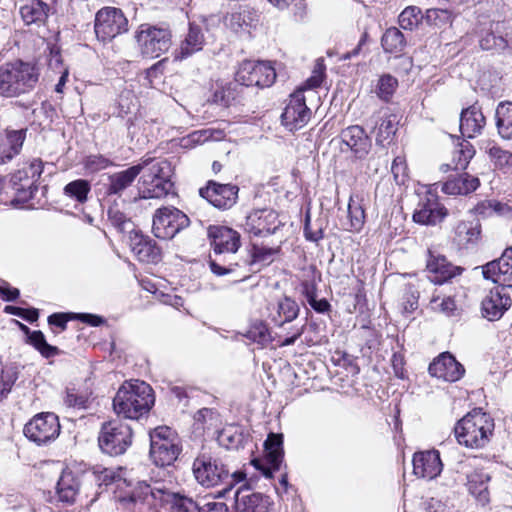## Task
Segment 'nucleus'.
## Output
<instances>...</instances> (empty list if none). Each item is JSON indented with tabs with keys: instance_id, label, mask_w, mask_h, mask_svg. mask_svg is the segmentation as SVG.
Wrapping results in <instances>:
<instances>
[{
	"instance_id": "8fccbe9b",
	"label": "nucleus",
	"mask_w": 512,
	"mask_h": 512,
	"mask_svg": "<svg viewBox=\"0 0 512 512\" xmlns=\"http://www.w3.org/2000/svg\"><path fill=\"white\" fill-rule=\"evenodd\" d=\"M480 47L483 50H504L508 43L502 36H496L493 32H487L479 41Z\"/></svg>"
},
{
	"instance_id": "39448f33",
	"label": "nucleus",
	"mask_w": 512,
	"mask_h": 512,
	"mask_svg": "<svg viewBox=\"0 0 512 512\" xmlns=\"http://www.w3.org/2000/svg\"><path fill=\"white\" fill-rule=\"evenodd\" d=\"M153 390L144 381H126L113 398V409L118 416L139 419L146 415L154 404Z\"/></svg>"
},
{
	"instance_id": "774afa93",
	"label": "nucleus",
	"mask_w": 512,
	"mask_h": 512,
	"mask_svg": "<svg viewBox=\"0 0 512 512\" xmlns=\"http://www.w3.org/2000/svg\"><path fill=\"white\" fill-rule=\"evenodd\" d=\"M215 412L209 408H202L194 415V420L197 423L205 424L208 420H212Z\"/></svg>"
},
{
	"instance_id": "680f3d73",
	"label": "nucleus",
	"mask_w": 512,
	"mask_h": 512,
	"mask_svg": "<svg viewBox=\"0 0 512 512\" xmlns=\"http://www.w3.org/2000/svg\"><path fill=\"white\" fill-rule=\"evenodd\" d=\"M274 250L272 248L265 247H254L253 249V262H263L265 264H269L272 261V255L274 254Z\"/></svg>"
},
{
	"instance_id": "c03bdc74",
	"label": "nucleus",
	"mask_w": 512,
	"mask_h": 512,
	"mask_svg": "<svg viewBox=\"0 0 512 512\" xmlns=\"http://www.w3.org/2000/svg\"><path fill=\"white\" fill-rule=\"evenodd\" d=\"M27 341L45 358H50L60 353L58 347L47 343L44 334L40 330L32 331Z\"/></svg>"
},
{
	"instance_id": "4d7b16f0",
	"label": "nucleus",
	"mask_w": 512,
	"mask_h": 512,
	"mask_svg": "<svg viewBox=\"0 0 512 512\" xmlns=\"http://www.w3.org/2000/svg\"><path fill=\"white\" fill-rule=\"evenodd\" d=\"M407 166L404 158L398 156L396 157L391 166V172L393 174L394 180L397 184L401 185L405 183L407 178Z\"/></svg>"
},
{
	"instance_id": "6e6552de",
	"label": "nucleus",
	"mask_w": 512,
	"mask_h": 512,
	"mask_svg": "<svg viewBox=\"0 0 512 512\" xmlns=\"http://www.w3.org/2000/svg\"><path fill=\"white\" fill-rule=\"evenodd\" d=\"M150 457L157 466L173 464L181 451L175 431L159 426L150 432Z\"/></svg>"
},
{
	"instance_id": "20e7f679",
	"label": "nucleus",
	"mask_w": 512,
	"mask_h": 512,
	"mask_svg": "<svg viewBox=\"0 0 512 512\" xmlns=\"http://www.w3.org/2000/svg\"><path fill=\"white\" fill-rule=\"evenodd\" d=\"M192 471L195 480L203 487L211 488L220 484L225 485L218 492L219 497H225L236 484L244 481L246 476L242 471L230 473L219 457H215L207 452L200 453L194 459Z\"/></svg>"
},
{
	"instance_id": "5fc2aeb1",
	"label": "nucleus",
	"mask_w": 512,
	"mask_h": 512,
	"mask_svg": "<svg viewBox=\"0 0 512 512\" xmlns=\"http://www.w3.org/2000/svg\"><path fill=\"white\" fill-rule=\"evenodd\" d=\"M4 312L11 314V315L18 316V317H20L28 322H31V323L36 321L39 317V312L35 308L25 309V308H21V307L8 305L4 308Z\"/></svg>"
},
{
	"instance_id": "72a5a7b5",
	"label": "nucleus",
	"mask_w": 512,
	"mask_h": 512,
	"mask_svg": "<svg viewBox=\"0 0 512 512\" xmlns=\"http://www.w3.org/2000/svg\"><path fill=\"white\" fill-rule=\"evenodd\" d=\"M205 37L202 28L194 23L189 24L188 33L181 42L176 59H185L203 49Z\"/></svg>"
},
{
	"instance_id": "dca6fc26",
	"label": "nucleus",
	"mask_w": 512,
	"mask_h": 512,
	"mask_svg": "<svg viewBox=\"0 0 512 512\" xmlns=\"http://www.w3.org/2000/svg\"><path fill=\"white\" fill-rule=\"evenodd\" d=\"M238 192L239 188L236 185L221 184L212 180L199 189L200 196L220 210L232 208L237 202Z\"/></svg>"
},
{
	"instance_id": "f03ea898",
	"label": "nucleus",
	"mask_w": 512,
	"mask_h": 512,
	"mask_svg": "<svg viewBox=\"0 0 512 512\" xmlns=\"http://www.w3.org/2000/svg\"><path fill=\"white\" fill-rule=\"evenodd\" d=\"M482 274L498 284L482 300V314L490 321L498 320L511 306V298L504 290L512 288V247L506 248L498 259L483 265Z\"/></svg>"
},
{
	"instance_id": "09e8293b",
	"label": "nucleus",
	"mask_w": 512,
	"mask_h": 512,
	"mask_svg": "<svg viewBox=\"0 0 512 512\" xmlns=\"http://www.w3.org/2000/svg\"><path fill=\"white\" fill-rule=\"evenodd\" d=\"M348 218L350 230L359 231L364 224L365 212L358 203L350 200L348 204Z\"/></svg>"
},
{
	"instance_id": "9b49d317",
	"label": "nucleus",
	"mask_w": 512,
	"mask_h": 512,
	"mask_svg": "<svg viewBox=\"0 0 512 512\" xmlns=\"http://www.w3.org/2000/svg\"><path fill=\"white\" fill-rule=\"evenodd\" d=\"M190 225L189 217L173 206H166L155 211L152 232L155 237L169 240Z\"/></svg>"
},
{
	"instance_id": "7c9ffc66",
	"label": "nucleus",
	"mask_w": 512,
	"mask_h": 512,
	"mask_svg": "<svg viewBox=\"0 0 512 512\" xmlns=\"http://www.w3.org/2000/svg\"><path fill=\"white\" fill-rule=\"evenodd\" d=\"M427 261V269L435 275L433 281L442 284L462 272V269L453 266L446 257L437 255L434 256L431 252Z\"/></svg>"
},
{
	"instance_id": "cd10ccee",
	"label": "nucleus",
	"mask_w": 512,
	"mask_h": 512,
	"mask_svg": "<svg viewBox=\"0 0 512 512\" xmlns=\"http://www.w3.org/2000/svg\"><path fill=\"white\" fill-rule=\"evenodd\" d=\"M486 124L481 109L472 105L462 110L460 115V131L464 137L473 138L480 134Z\"/></svg>"
},
{
	"instance_id": "ddd939ff",
	"label": "nucleus",
	"mask_w": 512,
	"mask_h": 512,
	"mask_svg": "<svg viewBox=\"0 0 512 512\" xmlns=\"http://www.w3.org/2000/svg\"><path fill=\"white\" fill-rule=\"evenodd\" d=\"M60 433L58 416L43 412L35 415L25 426L24 435L37 445H44L55 440Z\"/></svg>"
},
{
	"instance_id": "3c124183",
	"label": "nucleus",
	"mask_w": 512,
	"mask_h": 512,
	"mask_svg": "<svg viewBox=\"0 0 512 512\" xmlns=\"http://www.w3.org/2000/svg\"><path fill=\"white\" fill-rule=\"evenodd\" d=\"M252 21L253 17L251 16V12L244 8L239 12L231 14L229 18V27L235 32H238L239 30L250 26Z\"/></svg>"
},
{
	"instance_id": "e2e57ef3",
	"label": "nucleus",
	"mask_w": 512,
	"mask_h": 512,
	"mask_svg": "<svg viewBox=\"0 0 512 512\" xmlns=\"http://www.w3.org/2000/svg\"><path fill=\"white\" fill-rule=\"evenodd\" d=\"M110 165L111 161L101 155L90 156L86 162V166L93 171L105 169Z\"/></svg>"
},
{
	"instance_id": "13d9d810",
	"label": "nucleus",
	"mask_w": 512,
	"mask_h": 512,
	"mask_svg": "<svg viewBox=\"0 0 512 512\" xmlns=\"http://www.w3.org/2000/svg\"><path fill=\"white\" fill-rule=\"evenodd\" d=\"M488 154L491 160H493L495 164L500 167L505 166L512 161V154L498 146L490 147L488 149Z\"/></svg>"
},
{
	"instance_id": "f704fd0d",
	"label": "nucleus",
	"mask_w": 512,
	"mask_h": 512,
	"mask_svg": "<svg viewBox=\"0 0 512 512\" xmlns=\"http://www.w3.org/2000/svg\"><path fill=\"white\" fill-rule=\"evenodd\" d=\"M142 160H149L150 163L142 171L143 175L140 178L142 184H151L153 181L170 180L172 168L167 160L156 161L153 158H143Z\"/></svg>"
},
{
	"instance_id": "9d476101",
	"label": "nucleus",
	"mask_w": 512,
	"mask_h": 512,
	"mask_svg": "<svg viewBox=\"0 0 512 512\" xmlns=\"http://www.w3.org/2000/svg\"><path fill=\"white\" fill-rule=\"evenodd\" d=\"M100 449L111 456L123 454L132 443L130 426L118 420L102 424L98 437Z\"/></svg>"
},
{
	"instance_id": "79ce46f5",
	"label": "nucleus",
	"mask_w": 512,
	"mask_h": 512,
	"mask_svg": "<svg viewBox=\"0 0 512 512\" xmlns=\"http://www.w3.org/2000/svg\"><path fill=\"white\" fill-rule=\"evenodd\" d=\"M173 188L171 180L153 181L151 184H142L141 197L145 199L162 198L167 196Z\"/></svg>"
},
{
	"instance_id": "ea45409f",
	"label": "nucleus",
	"mask_w": 512,
	"mask_h": 512,
	"mask_svg": "<svg viewBox=\"0 0 512 512\" xmlns=\"http://www.w3.org/2000/svg\"><path fill=\"white\" fill-rule=\"evenodd\" d=\"M380 122L376 123L375 126V140L376 144L384 146L385 142H390L392 137L397 131L398 120L396 115H384L380 117Z\"/></svg>"
},
{
	"instance_id": "c9c22d12",
	"label": "nucleus",
	"mask_w": 512,
	"mask_h": 512,
	"mask_svg": "<svg viewBox=\"0 0 512 512\" xmlns=\"http://www.w3.org/2000/svg\"><path fill=\"white\" fill-rule=\"evenodd\" d=\"M489 481L490 475L484 470H474L467 476V485L470 493L483 505L489 502Z\"/></svg>"
},
{
	"instance_id": "49530a36",
	"label": "nucleus",
	"mask_w": 512,
	"mask_h": 512,
	"mask_svg": "<svg viewBox=\"0 0 512 512\" xmlns=\"http://www.w3.org/2000/svg\"><path fill=\"white\" fill-rule=\"evenodd\" d=\"M246 337L261 346H265L272 341L270 331L263 322L253 324L247 331Z\"/></svg>"
},
{
	"instance_id": "bf43d9fd",
	"label": "nucleus",
	"mask_w": 512,
	"mask_h": 512,
	"mask_svg": "<svg viewBox=\"0 0 512 512\" xmlns=\"http://www.w3.org/2000/svg\"><path fill=\"white\" fill-rule=\"evenodd\" d=\"M108 218L111 223L121 231H125L129 224L126 215L116 207L108 209Z\"/></svg>"
},
{
	"instance_id": "864d4df0",
	"label": "nucleus",
	"mask_w": 512,
	"mask_h": 512,
	"mask_svg": "<svg viewBox=\"0 0 512 512\" xmlns=\"http://www.w3.org/2000/svg\"><path fill=\"white\" fill-rule=\"evenodd\" d=\"M397 79L390 76V75H384L382 76L377 85V94L380 98L384 100H388L392 94L394 93L396 87H397Z\"/></svg>"
},
{
	"instance_id": "b1692460",
	"label": "nucleus",
	"mask_w": 512,
	"mask_h": 512,
	"mask_svg": "<svg viewBox=\"0 0 512 512\" xmlns=\"http://www.w3.org/2000/svg\"><path fill=\"white\" fill-rule=\"evenodd\" d=\"M413 473L429 480L440 475L443 464L437 450L417 452L413 456Z\"/></svg>"
},
{
	"instance_id": "6e6d98bb",
	"label": "nucleus",
	"mask_w": 512,
	"mask_h": 512,
	"mask_svg": "<svg viewBox=\"0 0 512 512\" xmlns=\"http://www.w3.org/2000/svg\"><path fill=\"white\" fill-rule=\"evenodd\" d=\"M87 397L77 392L74 388H67L64 404L69 408H85Z\"/></svg>"
},
{
	"instance_id": "4be33fe9",
	"label": "nucleus",
	"mask_w": 512,
	"mask_h": 512,
	"mask_svg": "<svg viewBox=\"0 0 512 512\" xmlns=\"http://www.w3.org/2000/svg\"><path fill=\"white\" fill-rule=\"evenodd\" d=\"M428 372L443 381L456 382L463 377L465 369L452 354L443 352L430 363Z\"/></svg>"
},
{
	"instance_id": "423d86ee",
	"label": "nucleus",
	"mask_w": 512,
	"mask_h": 512,
	"mask_svg": "<svg viewBox=\"0 0 512 512\" xmlns=\"http://www.w3.org/2000/svg\"><path fill=\"white\" fill-rule=\"evenodd\" d=\"M39 79L35 65L17 60L0 66V96L19 97L31 92Z\"/></svg>"
},
{
	"instance_id": "4468645a",
	"label": "nucleus",
	"mask_w": 512,
	"mask_h": 512,
	"mask_svg": "<svg viewBox=\"0 0 512 512\" xmlns=\"http://www.w3.org/2000/svg\"><path fill=\"white\" fill-rule=\"evenodd\" d=\"M96 36L105 42L128 30V20L123 12L115 7H105L99 10L94 25Z\"/></svg>"
},
{
	"instance_id": "473e14b6",
	"label": "nucleus",
	"mask_w": 512,
	"mask_h": 512,
	"mask_svg": "<svg viewBox=\"0 0 512 512\" xmlns=\"http://www.w3.org/2000/svg\"><path fill=\"white\" fill-rule=\"evenodd\" d=\"M51 7L41 0H30L20 7V15L26 25L45 24Z\"/></svg>"
},
{
	"instance_id": "603ef678",
	"label": "nucleus",
	"mask_w": 512,
	"mask_h": 512,
	"mask_svg": "<svg viewBox=\"0 0 512 512\" xmlns=\"http://www.w3.org/2000/svg\"><path fill=\"white\" fill-rule=\"evenodd\" d=\"M17 379L18 373L15 368L9 367L2 370L0 380V400L7 396Z\"/></svg>"
},
{
	"instance_id": "f3484780",
	"label": "nucleus",
	"mask_w": 512,
	"mask_h": 512,
	"mask_svg": "<svg viewBox=\"0 0 512 512\" xmlns=\"http://www.w3.org/2000/svg\"><path fill=\"white\" fill-rule=\"evenodd\" d=\"M303 92L299 89L290 96L281 115L282 124L290 131L301 129L311 118V110L306 105Z\"/></svg>"
},
{
	"instance_id": "a19ab883",
	"label": "nucleus",
	"mask_w": 512,
	"mask_h": 512,
	"mask_svg": "<svg viewBox=\"0 0 512 512\" xmlns=\"http://www.w3.org/2000/svg\"><path fill=\"white\" fill-rule=\"evenodd\" d=\"M381 45L387 53H400L406 46L403 33L396 27L388 28L382 38Z\"/></svg>"
},
{
	"instance_id": "a18cd8bd",
	"label": "nucleus",
	"mask_w": 512,
	"mask_h": 512,
	"mask_svg": "<svg viewBox=\"0 0 512 512\" xmlns=\"http://www.w3.org/2000/svg\"><path fill=\"white\" fill-rule=\"evenodd\" d=\"M421 14L420 8L416 6L406 7L398 17L399 25L404 30H410L417 28L421 21L424 19Z\"/></svg>"
},
{
	"instance_id": "a878e982",
	"label": "nucleus",
	"mask_w": 512,
	"mask_h": 512,
	"mask_svg": "<svg viewBox=\"0 0 512 512\" xmlns=\"http://www.w3.org/2000/svg\"><path fill=\"white\" fill-rule=\"evenodd\" d=\"M27 129L5 130L0 136V164L9 163L14 157L20 154L26 139Z\"/></svg>"
},
{
	"instance_id": "bb28decb",
	"label": "nucleus",
	"mask_w": 512,
	"mask_h": 512,
	"mask_svg": "<svg viewBox=\"0 0 512 512\" xmlns=\"http://www.w3.org/2000/svg\"><path fill=\"white\" fill-rule=\"evenodd\" d=\"M481 236V225L478 220L460 221L454 230V242L460 249L474 248Z\"/></svg>"
},
{
	"instance_id": "37998d69",
	"label": "nucleus",
	"mask_w": 512,
	"mask_h": 512,
	"mask_svg": "<svg viewBox=\"0 0 512 512\" xmlns=\"http://www.w3.org/2000/svg\"><path fill=\"white\" fill-rule=\"evenodd\" d=\"M90 189L91 186L88 180L77 179L66 184L63 191L70 199L84 203L87 200Z\"/></svg>"
},
{
	"instance_id": "69168bd1",
	"label": "nucleus",
	"mask_w": 512,
	"mask_h": 512,
	"mask_svg": "<svg viewBox=\"0 0 512 512\" xmlns=\"http://www.w3.org/2000/svg\"><path fill=\"white\" fill-rule=\"evenodd\" d=\"M78 320H80L83 323H86L90 326L97 327L102 325L105 322V319L101 316L89 314V313H79L76 317Z\"/></svg>"
},
{
	"instance_id": "a211bd4d",
	"label": "nucleus",
	"mask_w": 512,
	"mask_h": 512,
	"mask_svg": "<svg viewBox=\"0 0 512 512\" xmlns=\"http://www.w3.org/2000/svg\"><path fill=\"white\" fill-rule=\"evenodd\" d=\"M264 447L266 461L269 466L265 465L260 459H254L251 463L257 470H260L266 478H271L273 472L280 469L283 461V435L270 433L264 443Z\"/></svg>"
},
{
	"instance_id": "1a4fd4ad",
	"label": "nucleus",
	"mask_w": 512,
	"mask_h": 512,
	"mask_svg": "<svg viewBox=\"0 0 512 512\" xmlns=\"http://www.w3.org/2000/svg\"><path fill=\"white\" fill-rule=\"evenodd\" d=\"M135 39L141 54L148 58L161 56L172 45V34L169 29L150 24L140 25Z\"/></svg>"
},
{
	"instance_id": "2f4dec72",
	"label": "nucleus",
	"mask_w": 512,
	"mask_h": 512,
	"mask_svg": "<svg viewBox=\"0 0 512 512\" xmlns=\"http://www.w3.org/2000/svg\"><path fill=\"white\" fill-rule=\"evenodd\" d=\"M132 250L143 262L156 263L161 258V250L156 242L148 236L136 233L132 239Z\"/></svg>"
},
{
	"instance_id": "5701e85b",
	"label": "nucleus",
	"mask_w": 512,
	"mask_h": 512,
	"mask_svg": "<svg viewBox=\"0 0 512 512\" xmlns=\"http://www.w3.org/2000/svg\"><path fill=\"white\" fill-rule=\"evenodd\" d=\"M236 512H269L271 501L268 496L251 492L247 483L234 493Z\"/></svg>"
},
{
	"instance_id": "0eeeda50",
	"label": "nucleus",
	"mask_w": 512,
	"mask_h": 512,
	"mask_svg": "<svg viewBox=\"0 0 512 512\" xmlns=\"http://www.w3.org/2000/svg\"><path fill=\"white\" fill-rule=\"evenodd\" d=\"M494 430L493 419L475 408L456 424L454 431L459 444L469 448H482L490 439Z\"/></svg>"
},
{
	"instance_id": "6ab92c4d",
	"label": "nucleus",
	"mask_w": 512,
	"mask_h": 512,
	"mask_svg": "<svg viewBox=\"0 0 512 512\" xmlns=\"http://www.w3.org/2000/svg\"><path fill=\"white\" fill-rule=\"evenodd\" d=\"M341 151H351L357 159H364L370 152L372 142L365 130L359 125L343 129L339 135Z\"/></svg>"
},
{
	"instance_id": "7ed1b4c3",
	"label": "nucleus",
	"mask_w": 512,
	"mask_h": 512,
	"mask_svg": "<svg viewBox=\"0 0 512 512\" xmlns=\"http://www.w3.org/2000/svg\"><path fill=\"white\" fill-rule=\"evenodd\" d=\"M208 238L214 252L210 255L209 266L213 274L224 276L234 272L239 266L236 253L241 246L240 234L227 226L211 225L208 227Z\"/></svg>"
},
{
	"instance_id": "e433bc0d",
	"label": "nucleus",
	"mask_w": 512,
	"mask_h": 512,
	"mask_svg": "<svg viewBox=\"0 0 512 512\" xmlns=\"http://www.w3.org/2000/svg\"><path fill=\"white\" fill-rule=\"evenodd\" d=\"M474 155L475 149L473 145L466 140H462L458 142L453 152L452 163L442 165L441 170L444 172L448 171V169L464 170Z\"/></svg>"
},
{
	"instance_id": "f257e3e1",
	"label": "nucleus",
	"mask_w": 512,
	"mask_h": 512,
	"mask_svg": "<svg viewBox=\"0 0 512 512\" xmlns=\"http://www.w3.org/2000/svg\"><path fill=\"white\" fill-rule=\"evenodd\" d=\"M122 501L133 504V512H149L159 504L171 505L173 512H227L224 503L208 502L200 505L190 497L170 492L161 481L147 483L140 481L128 499Z\"/></svg>"
},
{
	"instance_id": "aec40b11",
	"label": "nucleus",
	"mask_w": 512,
	"mask_h": 512,
	"mask_svg": "<svg viewBox=\"0 0 512 512\" xmlns=\"http://www.w3.org/2000/svg\"><path fill=\"white\" fill-rule=\"evenodd\" d=\"M281 225L277 212L264 208L254 210L246 217L245 229L254 236H267L274 234Z\"/></svg>"
},
{
	"instance_id": "2eb2a0df",
	"label": "nucleus",
	"mask_w": 512,
	"mask_h": 512,
	"mask_svg": "<svg viewBox=\"0 0 512 512\" xmlns=\"http://www.w3.org/2000/svg\"><path fill=\"white\" fill-rule=\"evenodd\" d=\"M40 164L41 162L34 161L11 175L8 187L16 193L18 202H26L33 198L37 191L35 183L42 172Z\"/></svg>"
},
{
	"instance_id": "f8f14e48",
	"label": "nucleus",
	"mask_w": 512,
	"mask_h": 512,
	"mask_svg": "<svg viewBox=\"0 0 512 512\" xmlns=\"http://www.w3.org/2000/svg\"><path fill=\"white\" fill-rule=\"evenodd\" d=\"M275 79V68L265 61L245 60L240 64L235 74V81L246 87H270Z\"/></svg>"
},
{
	"instance_id": "052dcab7",
	"label": "nucleus",
	"mask_w": 512,
	"mask_h": 512,
	"mask_svg": "<svg viewBox=\"0 0 512 512\" xmlns=\"http://www.w3.org/2000/svg\"><path fill=\"white\" fill-rule=\"evenodd\" d=\"M418 307V295L412 291L411 288L407 289L402 298L403 313L410 314Z\"/></svg>"
},
{
	"instance_id": "4c0bfd02",
	"label": "nucleus",
	"mask_w": 512,
	"mask_h": 512,
	"mask_svg": "<svg viewBox=\"0 0 512 512\" xmlns=\"http://www.w3.org/2000/svg\"><path fill=\"white\" fill-rule=\"evenodd\" d=\"M496 126L503 139H512V102H501L496 108Z\"/></svg>"
},
{
	"instance_id": "58836bf2",
	"label": "nucleus",
	"mask_w": 512,
	"mask_h": 512,
	"mask_svg": "<svg viewBox=\"0 0 512 512\" xmlns=\"http://www.w3.org/2000/svg\"><path fill=\"white\" fill-rule=\"evenodd\" d=\"M300 312L298 303L290 297L278 301L277 316L273 317L275 325L282 327L285 323L295 320Z\"/></svg>"
},
{
	"instance_id": "412c9836",
	"label": "nucleus",
	"mask_w": 512,
	"mask_h": 512,
	"mask_svg": "<svg viewBox=\"0 0 512 512\" xmlns=\"http://www.w3.org/2000/svg\"><path fill=\"white\" fill-rule=\"evenodd\" d=\"M448 212L436 195L427 193L421 198L414 213V222L422 225H436L443 221Z\"/></svg>"
},
{
	"instance_id": "c756f323",
	"label": "nucleus",
	"mask_w": 512,
	"mask_h": 512,
	"mask_svg": "<svg viewBox=\"0 0 512 512\" xmlns=\"http://www.w3.org/2000/svg\"><path fill=\"white\" fill-rule=\"evenodd\" d=\"M80 480L71 471H63L57 486L56 493L60 502L72 505L76 502V498L80 491Z\"/></svg>"
},
{
	"instance_id": "c85d7f7f",
	"label": "nucleus",
	"mask_w": 512,
	"mask_h": 512,
	"mask_svg": "<svg viewBox=\"0 0 512 512\" xmlns=\"http://www.w3.org/2000/svg\"><path fill=\"white\" fill-rule=\"evenodd\" d=\"M480 186V180L466 172L450 177L442 186V191L448 195H468Z\"/></svg>"
},
{
	"instance_id": "0e129e2a",
	"label": "nucleus",
	"mask_w": 512,
	"mask_h": 512,
	"mask_svg": "<svg viewBox=\"0 0 512 512\" xmlns=\"http://www.w3.org/2000/svg\"><path fill=\"white\" fill-rule=\"evenodd\" d=\"M96 477V482L99 484V486L105 485L108 486L112 483H114L117 479H119V475H117L113 470L111 469H103Z\"/></svg>"
},
{
	"instance_id": "338daca9",
	"label": "nucleus",
	"mask_w": 512,
	"mask_h": 512,
	"mask_svg": "<svg viewBox=\"0 0 512 512\" xmlns=\"http://www.w3.org/2000/svg\"><path fill=\"white\" fill-rule=\"evenodd\" d=\"M304 235L307 240L312 241V242H318L319 240H321L324 237L323 231L321 228H319L315 231H312L310 229L309 216L306 217L305 226H304Z\"/></svg>"
},
{
	"instance_id": "393cba45",
	"label": "nucleus",
	"mask_w": 512,
	"mask_h": 512,
	"mask_svg": "<svg viewBox=\"0 0 512 512\" xmlns=\"http://www.w3.org/2000/svg\"><path fill=\"white\" fill-rule=\"evenodd\" d=\"M149 160H140L136 165L126 170L119 171L108 176L107 194L121 196L122 193L129 188L137 176L147 167Z\"/></svg>"
},
{
	"instance_id": "de8ad7c7",
	"label": "nucleus",
	"mask_w": 512,
	"mask_h": 512,
	"mask_svg": "<svg viewBox=\"0 0 512 512\" xmlns=\"http://www.w3.org/2000/svg\"><path fill=\"white\" fill-rule=\"evenodd\" d=\"M423 18L428 25L440 28L451 22L452 14L446 9L431 8Z\"/></svg>"
}]
</instances>
